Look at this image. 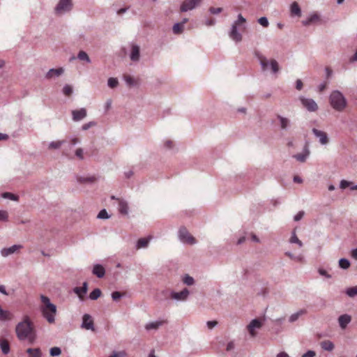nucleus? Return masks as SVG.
Instances as JSON below:
<instances>
[{"label":"nucleus","mask_w":357,"mask_h":357,"mask_svg":"<svg viewBox=\"0 0 357 357\" xmlns=\"http://www.w3.org/2000/svg\"><path fill=\"white\" fill-rule=\"evenodd\" d=\"M63 73V68H52L49 70L48 73L46 74V79H52L56 77H59Z\"/></svg>","instance_id":"nucleus-13"},{"label":"nucleus","mask_w":357,"mask_h":357,"mask_svg":"<svg viewBox=\"0 0 357 357\" xmlns=\"http://www.w3.org/2000/svg\"><path fill=\"white\" fill-rule=\"evenodd\" d=\"M72 7V0H59L54 8V12L56 15H61L70 11Z\"/></svg>","instance_id":"nucleus-4"},{"label":"nucleus","mask_w":357,"mask_h":357,"mask_svg":"<svg viewBox=\"0 0 357 357\" xmlns=\"http://www.w3.org/2000/svg\"><path fill=\"white\" fill-rule=\"evenodd\" d=\"M22 248V245H14L8 248H4L1 250V256L3 257H8V255L15 252L18 250Z\"/></svg>","instance_id":"nucleus-17"},{"label":"nucleus","mask_w":357,"mask_h":357,"mask_svg":"<svg viewBox=\"0 0 357 357\" xmlns=\"http://www.w3.org/2000/svg\"><path fill=\"white\" fill-rule=\"evenodd\" d=\"M278 119L280 120V124H281L282 129H285L289 123V121L280 115L278 116Z\"/></svg>","instance_id":"nucleus-35"},{"label":"nucleus","mask_w":357,"mask_h":357,"mask_svg":"<svg viewBox=\"0 0 357 357\" xmlns=\"http://www.w3.org/2000/svg\"><path fill=\"white\" fill-rule=\"evenodd\" d=\"M75 156L78 157L79 159L82 160L83 159V149H78L77 151H75Z\"/></svg>","instance_id":"nucleus-54"},{"label":"nucleus","mask_w":357,"mask_h":357,"mask_svg":"<svg viewBox=\"0 0 357 357\" xmlns=\"http://www.w3.org/2000/svg\"><path fill=\"white\" fill-rule=\"evenodd\" d=\"M78 59H79V61H84L87 63H90L89 56H88L87 53H86L83 50H81V51L79 52V53H78Z\"/></svg>","instance_id":"nucleus-31"},{"label":"nucleus","mask_w":357,"mask_h":357,"mask_svg":"<svg viewBox=\"0 0 357 357\" xmlns=\"http://www.w3.org/2000/svg\"><path fill=\"white\" fill-rule=\"evenodd\" d=\"M303 313H305V311L303 310H300L299 312H296V313H294L293 314H291V317H289V321L291 322H294L296 321L298 318L302 315Z\"/></svg>","instance_id":"nucleus-39"},{"label":"nucleus","mask_w":357,"mask_h":357,"mask_svg":"<svg viewBox=\"0 0 357 357\" xmlns=\"http://www.w3.org/2000/svg\"><path fill=\"white\" fill-rule=\"evenodd\" d=\"M302 105L310 112H314L317 109L316 102L312 99L301 98Z\"/></svg>","instance_id":"nucleus-9"},{"label":"nucleus","mask_w":357,"mask_h":357,"mask_svg":"<svg viewBox=\"0 0 357 357\" xmlns=\"http://www.w3.org/2000/svg\"><path fill=\"white\" fill-rule=\"evenodd\" d=\"M322 349L328 351H331L333 349V344L329 340H324L321 342Z\"/></svg>","instance_id":"nucleus-29"},{"label":"nucleus","mask_w":357,"mask_h":357,"mask_svg":"<svg viewBox=\"0 0 357 357\" xmlns=\"http://www.w3.org/2000/svg\"><path fill=\"white\" fill-rule=\"evenodd\" d=\"M330 103L335 110L341 112L347 106V100L344 98L341 92L334 91L330 96Z\"/></svg>","instance_id":"nucleus-3"},{"label":"nucleus","mask_w":357,"mask_h":357,"mask_svg":"<svg viewBox=\"0 0 357 357\" xmlns=\"http://www.w3.org/2000/svg\"><path fill=\"white\" fill-rule=\"evenodd\" d=\"M202 1V0H184L180 6V11L184 13L192 10L198 6Z\"/></svg>","instance_id":"nucleus-7"},{"label":"nucleus","mask_w":357,"mask_h":357,"mask_svg":"<svg viewBox=\"0 0 357 357\" xmlns=\"http://www.w3.org/2000/svg\"><path fill=\"white\" fill-rule=\"evenodd\" d=\"M319 273L320 275H323V276H326V278H331V275H328L327 273H326V271L323 269V268H320L319 269Z\"/></svg>","instance_id":"nucleus-59"},{"label":"nucleus","mask_w":357,"mask_h":357,"mask_svg":"<svg viewBox=\"0 0 357 357\" xmlns=\"http://www.w3.org/2000/svg\"><path fill=\"white\" fill-rule=\"evenodd\" d=\"M308 153H309V152H306V154L300 153V154L295 155V158H296V159H297L298 161H299L301 162H304L305 160H306V157H307V155H308Z\"/></svg>","instance_id":"nucleus-44"},{"label":"nucleus","mask_w":357,"mask_h":357,"mask_svg":"<svg viewBox=\"0 0 357 357\" xmlns=\"http://www.w3.org/2000/svg\"><path fill=\"white\" fill-rule=\"evenodd\" d=\"M98 218L104 219L108 218V215H107V212L105 209H102L100 211L99 213H98Z\"/></svg>","instance_id":"nucleus-48"},{"label":"nucleus","mask_w":357,"mask_h":357,"mask_svg":"<svg viewBox=\"0 0 357 357\" xmlns=\"http://www.w3.org/2000/svg\"><path fill=\"white\" fill-rule=\"evenodd\" d=\"M179 238L184 243L193 245L196 243V239L188 231L185 227L179 229Z\"/></svg>","instance_id":"nucleus-6"},{"label":"nucleus","mask_w":357,"mask_h":357,"mask_svg":"<svg viewBox=\"0 0 357 357\" xmlns=\"http://www.w3.org/2000/svg\"><path fill=\"white\" fill-rule=\"evenodd\" d=\"M188 291L187 289H183L178 293H172V298L178 301H185L188 297Z\"/></svg>","instance_id":"nucleus-20"},{"label":"nucleus","mask_w":357,"mask_h":357,"mask_svg":"<svg viewBox=\"0 0 357 357\" xmlns=\"http://www.w3.org/2000/svg\"><path fill=\"white\" fill-rule=\"evenodd\" d=\"M312 133H314L317 137H319V142L321 144H326L328 143V138L327 137L326 132L319 130L317 128H312Z\"/></svg>","instance_id":"nucleus-14"},{"label":"nucleus","mask_w":357,"mask_h":357,"mask_svg":"<svg viewBox=\"0 0 357 357\" xmlns=\"http://www.w3.org/2000/svg\"><path fill=\"white\" fill-rule=\"evenodd\" d=\"M87 292V282H84L83 283V286L81 287H76L75 288V293L78 295L79 299L81 301H83L84 299V295Z\"/></svg>","instance_id":"nucleus-19"},{"label":"nucleus","mask_w":357,"mask_h":357,"mask_svg":"<svg viewBox=\"0 0 357 357\" xmlns=\"http://www.w3.org/2000/svg\"><path fill=\"white\" fill-rule=\"evenodd\" d=\"M63 93H64L66 96H71L72 93V87L71 86L67 84L64 86V88H63Z\"/></svg>","instance_id":"nucleus-42"},{"label":"nucleus","mask_w":357,"mask_h":357,"mask_svg":"<svg viewBox=\"0 0 357 357\" xmlns=\"http://www.w3.org/2000/svg\"><path fill=\"white\" fill-rule=\"evenodd\" d=\"M314 356H316V354L314 351H308L302 357H314Z\"/></svg>","instance_id":"nucleus-56"},{"label":"nucleus","mask_w":357,"mask_h":357,"mask_svg":"<svg viewBox=\"0 0 357 357\" xmlns=\"http://www.w3.org/2000/svg\"><path fill=\"white\" fill-rule=\"evenodd\" d=\"M324 20L325 19L318 12H312L309 15L305 22H315Z\"/></svg>","instance_id":"nucleus-18"},{"label":"nucleus","mask_w":357,"mask_h":357,"mask_svg":"<svg viewBox=\"0 0 357 357\" xmlns=\"http://www.w3.org/2000/svg\"><path fill=\"white\" fill-rule=\"evenodd\" d=\"M183 31V24H174L173 26V33L180 34Z\"/></svg>","instance_id":"nucleus-34"},{"label":"nucleus","mask_w":357,"mask_h":357,"mask_svg":"<svg viewBox=\"0 0 357 357\" xmlns=\"http://www.w3.org/2000/svg\"><path fill=\"white\" fill-rule=\"evenodd\" d=\"M151 236L147 237V238H141L138 239V241H137V249H141L147 247L149 245V241L151 240Z\"/></svg>","instance_id":"nucleus-22"},{"label":"nucleus","mask_w":357,"mask_h":357,"mask_svg":"<svg viewBox=\"0 0 357 357\" xmlns=\"http://www.w3.org/2000/svg\"><path fill=\"white\" fill-rule=\"evenodd\" d=\"M294 182L296 183H302V178L298 176H295V177H294Z\"/></svg>","instance_id":"nucleus-62"},{"label":"nucleus","mask_w":357,"mask_h":357,"mask_svg":"<svg viewBox=\"0 0 357 357\" xmlns=\"http://www.w3.org/2000/svg\"><path fill=\"white\" fill-rule=\"evenodd\" d=\"M271 68L273 73H277L278 72V64L275 60H271Z\"/></svg>","instance_id":"nucleus-41"},{"label":"nucleus","mask_w":357,"mask_h":357,"mask_svg":"<svg viewBox=\"0 0 357 357\" xmlns=\"http://www.w3.org/2000/svg\"><path fill=\"white\" fill-rule=\"evenodd\" d=\"M327 83L325 82L324 84H320L319 86V92H322L326 89Z\"/></svg>","instance_id":"nucleus-63"},{"label":"nucleus","mask_w":357,"mask_h":357,"mask_svg":"<svg viewBox=\"0 0 357 357\" xmlns=\"http://www.w3.org/2000/svg\"><path fill=\"white\" fill-rule=\"evenodd\" d=\"M123 79L126 81V83L128 86H134L137 85V80L128 74L123 75Z\"/></svg>","instance_id":"nucleus-27"},{"label":"nucleus","mask_w":357,"mask_h":357,"mask_svg":"<svg viewBox=\"0 0 357 357\" xmlns=\"http://www.w3.org/2000/svg\"><path fill=\"white\" fill-rule=\"evenodd\" d=\"M304 215V212L303 211H299L298 212L297 215H295V217H294V220H295V221H300V220H301L303 218V216Z\"/></svg>","instance_id":"nucleus-53"},{"label":"nucleus","mask_w":357,"mask_h":357,"mask_svg":"<svg viewBox=\"0 0 357 357\" xmlns=\"http://www.w3.org/2000/svg\"><path fill=\"white\" fill-rule=\"evenodd\" d=\"M100 289H93V291L91 292V294H89V298H91L93 301H96L97 298H100Z\"/></svg>","instance_id":"nucleus-33"},{"label":"nucleus","mask_w":357,"mask_h":357,"mask_svg":"<svg viewBox=\"0 0 357 357\" xmlns=\"http://www.w3.org/2000/svg\"><path fill=\"white\" fill-rule=\"evenodd\" d=\"M289 241H291V243L298 244V245H299L300 248L302 247V242L298 238L295 234H293V236H291V240H289Z\"/></svg>","instance_id":"nucleus-45"},{"label":"nucleus","mask_w":357,"mask_h":357,"mask_svg":"<svg viewBox=\"0 0 357 357\" xmlns=\"http://www.w3.org/2000/svg\"><path fill=\"white\" fill-rule=\"evenodd\" d=\"M3 197L6 199H9L12 201H17V196L10 192H7L3 193Z\"/></svg>","instance_id":"nucleus-43"},{"label":"nucleus","mask_w":357,"mask_h":357,"mask_svg":"<svg viewBox=\"0 0 357 357\" xmlns=\"http://www.w3.org/2000/svg\"><path fill=\"white\" fill-rule=\"evenodd\" d=\"M351 316L348 314L340 315L338 317L339 326H340L341 329L344 330L347 328V324H349L351 322Z\"/></svg>","instance_id":"nucleus-15"},{"label":"nucleus","mask_w":357,"mask_h":357,"mask_svg":"<svg viewBox=\"0 0 357 357\" xmlns=\"http://www.w3.org/2000/svg\"><path fill=\"white\" fill-rule=\"evenodd\" d=\"M302 14L301 7L296 1L290 5V15L292 17H301Z\"/></svg>","instance_id":"nucleus-16"},{"label":"nucleus","mask_w":357,"mask_h":357,"mask_svg":"<svg viewBox=\"0 0 357 357\" xmlns=\"http://www.w3.org/2000/svg\"><path fill=\"white\" fill-rule=\"evenodd\" d=\"M122 297V294L119 291H114L112 293V298L114 301H118Z\"/></svg>","instance_id":"nucleus-50"},{"label":"nucleus","mask_w":357,"mask_h":357,"mask_svg":"<svg viewBox=\"0 0 357 357\" xmlns=\"http://www.w3.org/2000/svg\"><path fill=\"white\" fill-rule=\"evenodd\" d=\"M40 301H42L40 311H42L43 317L49 324H53L56 314V306L50 303L46 296H40Z\"/></svg>","instance_id":"nucleus-2"},{"label":"nucleus","mask_w":357,"mask_h":357,"mask_svg":"<svg viewBox=\"0 0 357 357\" xmlns=\"http://www.w3.org/2000/svg\"><path fill=\"white\" fill-rule=\"evenodd\" d=\"M347 296L350 297H354L357 295V286L350 287L347 290Z\"/></svg>","instance_id":"nucleus-38"},{"label":"nucleus","mask_w":357,"mask_h":357,"mask_svg":"<svg viewBox=\"0 0 357 357\" xmlns=\"http://www.w3.org/2000/svg\"><path fill=\"white\" fill-rule=\"evenodd\" d=\"M165 146L167 147V149H171L173 147V142L170 140H167L165 142Z\"/></svg>","instance_id":"nucleus-60"},{"label":"nucleus","mask_w":357,"mask_h":357,"mask_svg":"<svg viewBox=\"0 0 357 357\" xmlns=\"http://www.w3.org/2000/svg\"><path fill=\"white\" fill-rule=\"evenodd\" d=\"M255 56L258 57L259 61H260L261 66H262V70H266L268 68V60L265 56L261 55V54L257 52L255 53Z\"/></svg>","instance_id":"nucleus-25"},{"label":"nucleus","mask_w":357,"mask_h":357,"mask_svg":"<svg viewBox=\"0 0 357 357\" xmlns=\"http://www.w3.org/2000/svg\"><path fill=\"white\" fill-rule=\"evenodd\" d=\"M93 273L99 278H101L105 275V269L100 265H95L93 269Z\"/></svg>","instance_id":"nucleus-24"},{"label":"nucleus","mask_w":357,"mask_h":357,"mask_svg":"<svg viewBox=\"0 0 357 357\" xmlns=\"http://www.w3.org/2000/svg\"><path fill=\"white\" fill-rule=\"evenodd\" d=\"M166 323L165 320L157 321L155 322H149L146 325V330H155L158 328L160 326L163 325Z\"/></svg>","instance_id":"nucleus-21"},{"label":"nucleus","mask_w":357,"mask_h":357,"mask_svg":"<svg viewBox=\"0 0 357 357\" xmlns=\"http://www.w3.org/2000/svg\"><path fill=\"white\" fill-rule=\"evenodd\" d=\"M0 347L4 354H8L10 351V344H8V342L6 339H1L0 340Z\"/></svg>","instance_id":"nucleus-26"},{"label":"nucleus","mask_w":357,"mask_h":357,"mask_svg":"<svg viewBox=\"0 0 357 357\" xmlns=\"http://www.w3.org/2000/svg\"><path fill=\"white\" fill-rule=\"evenodd\" d=\"M183 282L188 285H191L194 283V279L190 275H185L183 279Z\"/></svg>","instance_id":"nucleus-46"},{"label":"nucleus","mask_w":357,"mask_h":357,"mask_svg":"<svg viewBox=\"0 0 357 357\" xmlns=\"http://www.w3.org/2000/svg\"><path fill=\"white\" fill-rule=\"evenodd\" d=\"M71 114H73V121H79L86 117L87 112H86L84 108H82L79 110H73Z\"/></svg>","instance_id":"nucleus-10"},{"label":"nucleus","mask_w":357,"mask_h":357,"mask_svg":"<svg viewBox=\"0 0 357 357\" xmlns=\"http://www.w3.org/2000/svg\"><path fill=\"white\" fill-rule=\"evenodd\" d=\"M261 327V323L258 319H255L251 321L249 323L248 326H247V330H248L249 334H250L251 337H255L256 332L255 329H259Z\"/></svg>","instance_id":"nucleus-8"},{"label":"nucleus","mask_w":357,"mask_h":357,"mask_svg":"<svg viewBox=\"0 0 357 357\" xmlns=\"http://www.w3.org/2000/svg\"><path fill=\"white\" fill-rule=\"evenodd\" d=\"M127 210H128V206H127V204L123 202H119V211L121 214H127Z\"/></svg>","instance_id":"nucleus-37"},{"label":"nucleus","mask_w":357,"mask_h":357,"mask_svg":"<svg viewBox=\"0 0 357 357\" xmlns=\"http://www.w3.org/2000/svg\"><path fill=\"white\" fill-rule=\"evenodd\" d=\"M82 328L86 330L93 331V320L91 319V316L86 314L83 316Z\"/></svg>","instance_id":"nucleus-12"},{"label":"nucleus","mask_w":357,"mask_h":357,"mask_svg":"<svg viewBox=\"0 0 357 357\" xmlns=\"http://www.w3.org/2000/svg\"><path fill=\"white\" fill-rule=\"evenodd\" d=\"M61 354V349L57 347H52V349H50V356H52V357H54V356H58Z\"/></svg>","instance_id":"nucleus-40"},{"label":"nucleus","mask_w":357,"mask_h":357,"mask_svg":"<svg viewBox=\"0 0 357 357\" xmlns=\"http://www.w3.org/2000/svg\"><path fill=\"white\" fill-rule=\"evenodd\" d=\"M217 325V321H208L207 326L208 328L212 329Z\"/></svg>","instance_id":"nucleus-55"},{"label":"nucleus","mask_w":357,"mask_h":357,"mask_svg":"<svg viewBox=\"0 0 357 357\" xmlns=\"http://www.w3.org/2000/svg\"><path fill=\"white\" fill-rule=\"evenodd\" d=\"M26 351L29 354V357H41L40 349L38 348H29Z\"/></svg>","instance_id":"nucleus-28"},{"label":"nucleus","mask_w":357,"mask_h":357,"mask_svg":"<svg viewBox=\"0 0 357 357\" xmlns=\"http://www.w3.org/2000/svg\"><path fill=\"white\" fill-rule=\"evenodd\" d=\"M351 266V264L349 263V261H348L347 259L342 258L339 259V267L342 269H347Z\"/></svg>","instance_id":"nucleus-32"},{"label":"nucleus","mask_w":357,"mask_h":357,"mask_svg":"<svg viewBox=\"0 0 357 357\" xmlns=\"http://www.w3.org/2000/svg\"><path fill=\"white\" fill-rule=\"evenodd\" d=\"M234 22H246V19L243 17L241 14H238V20L234 21Z\"/></svg>","instance_id":"nucleus-57"},{"label":"nucleus","mask_w":357,"mask_h":357,"mask_svg":"<svg viewBox=\"0 0 357 357\" xmlns=\"http://www.w3.org/2000/svg\"><path fill=\"white\" fill-rule=\"evenodd\" d=\"M95 180H96V178H94V177H89V178H79V183L93 182Z\"/></svg>","instance_id":"nucleus-52"},{"label":"nucleus","mask_w":357,"mask_h":357,"mask_svg":"<svg viewBox=\"0 0 357 357\" xmlns=\"http://www.w3.org/2000/svg\"><path fill=\"white\" fill-rule=\"evenodd\" d=\"M8 220V213L6 211H0V220L6 221Z\"/></svg>","instance_id":"nucleus-51"},{"label":"nucleus","mask_w":357,"mask_h":357,"mask_svg":"<svg viewBox=\"0 0 357 357\" xmlns=\"http://www.w3.org/2000/svg\"><path fill=\"white\" fill-rule=\"evenodd\" d=\"M277 357H288V354L285 352H280L278 354Z\"/></svg>","instance_id":"nucleus-64"},{"label":"nucleus","mask_w":357,"mask_h":357,"mask_svg":"<svg viewBox=\"0 0 357 357\" xmlns=\"http://www.w3.org/2000/svg\"><path fill=\"white\" fill-rule=\"evenodd\" d=\"M302 87H303L302 81L300 79H298L297 82H296V89H297V90H301Z\"/></svg>","instance_id":"nucleus-58"},{"label":"nucleus","mask_w":357,"mask_h":357,"mask_svg":"<svg viewBox=\"0 0 357 357\" xmlns=\"http://www.w3.org/2000/svg\"><path fill=\"white\" fill-rule=\"evenodd\" d=\"M140 57V49L139 46L132 44V47H130V58L134 62L139 61V58Z\"/></svg>","instance_id":"nucleus-11"},{"label":"nucleus","mask_w":357,"mask_h":357,"mask_svg":"<svg viewBox=\"0 0 357 357\" xmlns=\"http://www.w3.org/2000/svg\"><path fill=\"white\" fill-rule=\"evenodd\" d=\"M351 256H352L353 259L357 260V248L352 250V252H351Z\"/></svg>","instance_id":"nucleus-61"},{"label":"nucleus","mask_w":357,"mask_h":357,"mask_svg":"<svg viewBox=\"0 0 357 357\" xmlns=\"http://www.w3.org/2000/svg\"><path fill=\"white\" fill-rule=\"evenodd\" d=\"M118 79L114 77H109V80H107V84H109L111 89H114L118 86Z\"/></svg>","instance_id":"nucleus-36"},{"label":"nucleus","mask_w":357,"mask_h":357,"mask_svg":"<svg viewBox=\"0 0 357 357\" xmlns=\"http://www.w3.org/2000/svg\"><path fill=\"white\" fill-rule=\"evenodd\" d=\"M65 141H54L49 144V150H57L61 148Z\"/></svg>","instance_id":"nucleus-30"},{"label":"nucleus","mask_w":357,"mask_h":357,"mask_svg":"<svg viewBox=\"0 0 357 357\" xmlns=\"http://www.w3.org/2000/svg\"><path fill=\"white\" fill-rule=\"evenodd\" d=\"M222 8H214V7H211L209 8V12L211 13V14H213V15H216V14H219L222 12Z\"/></svg>","instance_id":"nucleus-47"},{"label":"nucleus","mask_w":357,"mask_h":357,"mask_svg":"<svg viewBox=\"0 0 357 357\" xmlns=\"http://www.w3.org/2000/svg\"><path fill=\"white\" fill-rule=\"evenodd\" d=\"M15 333L16 337L21 341L28 340L32 344L36 338L34 325L28 316L24 317L22 321L18 322L15 327Z\"/></svg>","instance_id":"nucleus-1"},{"label":"nucleus","mask_w":357,"mask_h":357,"mask_svg":"<svg viewBox=\"0 0 357 357\" xmlns=\"http://www.w3.org/2000/svg\"><path fill=\"white\" fill-rule=\"evenodd\" d=\"M351 183L348 181L342 180L340 181V188H342V189L347 188L351 186Z\"/></svg>","instance_id":"nucleus-49"},{"label":"nucleus","mask_w":357,"mask_h":357,"mask_svg":"<svg viewBox=\"0 0 357 357\" xmlns=\"http://www.w3.org/2000/svg\"><path fill=\"white\" fill-rule=\"evenodd\" d=\"M245 24H234L231 31H230V38L236 42L241 40V33L245 30Z\"/></svg>","instance_id":"nucleus-5"},{"label":"nucleus","mask_w":357,"mask_h":357,"mask_svg":"<svg viewBox=\"0 0 357 357\" xmlns=\"http://www.w3.org/2000/svg\"><path fill=\"white\" fill-rule=\"evenodd\" d=\"M13 318V314L8 310H3L0 307V321H10Z\"/></svg>","instance_id":"nucleus-23"}]
</instances>
